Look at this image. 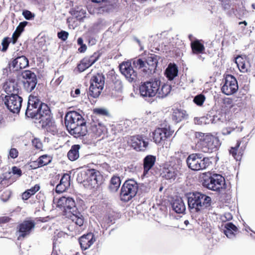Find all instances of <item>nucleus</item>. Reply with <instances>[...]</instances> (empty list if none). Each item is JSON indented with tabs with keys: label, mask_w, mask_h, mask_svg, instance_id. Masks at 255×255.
<instances>
[{
	"label": "nucleus",
	"mask_w": 255,
	"mask_h": 255,
	"mask_svg": "<svg viewBox=\"0 0 255 255\" xmlns=\"http://www.w3.org/2000/svg\"><path fill=\"white\" fill-rule=\"evenodd\" d=\"M57 207L63 210V216L74 223H83L84 217L76 206L74 199L71 197L63 196L57 202Z\"/></svg>",
	"instance_id": "f257e3e1"
},
{
	"label": "nucleus",
	"mask_w": 255,
	"mask_h": 255,
	"mask_svg": "<svg viewBox=\"0 0 255 255\" xmlns=\"http://www.w3.org/2000/svg\"><path fill=\"white\" fill-rule=\"evenodd\" d=\"M189 208L195 212H199L210 207V197L200 192H193L187 194Z\"/></svg>",
	"instance_id": "f03ea898"
},
{
	"label": "nucleus",
	"mask_w": 255,
	"mask_h": 255,
	"mask_svg": "<svg viewBox=\"0 0 255 255\" xmlns=\"http://www.w3.org/2000/svg\"><path fill=\"white\" fill-rule=\"evenodd\" d=\"M196 136L198 138L197 144L200 150L204 153H212L217 151L221 143L218 137L211 134L198 132Z\"/></svg>",
	"instance_id": "7ed1b4c3"
},
{
	"label": "nucleus",
	"mask_w": 255,
	"mask_h": 255,
	"mask_svg": "<svg viewBox=\"0 0 255 255\" xmlns=\"http://www.w3.org/2000/svg\"><path fill=\"white\" fill-rule=\"evenodd\" d=\"M202 185L213 191H219L225 184V178L220 174L207 172L203 174Z\"/></svg>",
	"instance_id": "20e7f679"
},
{
	"label": "nucleus",
	"mask_w": 255,
	"mask_h": 255,
	"mask_svg": "<svg viewBox=\"0 0 255 255\" xmlns=\"http://www.w3.org/2000/svg\"><path fill=\"white\" fill-rule=\"evenodd\" d=\"M188 167L192 170H204L212 164L210 157H202L201 154L192 153L186 159Z\"/></svg>",
	"instance_id": "39448f33"
},
{
	"label": "nucleus",
	"mask_w": 255,
	"mask_h": 255,
	"mask_svg": "<svg viewBox=\"0 0 255 255\" xmlns=\"http://www.w3.org/2000/svg\"><path fill=\"white\" fill-rule=\"evenodd\" d=\"M137 182L132 179L127 180L123 185L120 196L122 200L128 201L135 196L138 190Z\"/></svg>",
	"instance_id": "423d86ee"
},
{
	"label": "nucleus",
	"mask_w": 255,
	"mask_h": 255,
	"mask_svg": "<svg viewBox=\"0 0 255 255\" xmlns=\"http://www.w3.org/2000/svg\"><path fill=\"white\" fill-rule=\"evenodd\" d=\"M4 102L9 111L13 113H18L21 107L22 99L16 93H12L5 96Z\"/></svg>",
	"instance_id": "0eeeda50"
},
{
	"label": "nucleus",
	"mask_w": 255,
	"mask_h": 255,
	"mask_svg": "<svg viewBox=\"0 0 255 255\" xmlns=\"http://www.w3.org/2000/svg\"><path fill=\"white\" fill-rule=\"evenodd\" d=\"M159 89V82L156 79L154 81L144 82L139 87V92L142 97H154Z\"/></svg>",
	"instance_id": "6e6552de"
},
{
	"label": "nucleus",
	"mask_w": 255,
	"mask_h": 255,
	"mask_svg": "<svg viewBox=\"0 0 255 255\" xmlns=\"http://www.w3.org/2000/svg\"><path fill=\"white\" fill-rule=\"evenodd\" d=\"M238 89V84L235 77L231 75H227L221 88L222 93L227 95H231L235 93Z\"/></svg>",
	"instance_id": "1a4fd4ad"
},
{
	"label": "nucleus",
	"mask_w": 255,
	"mask_h": 255,
	"mask_svg": "<svg viewBox=\"0 0 255 255\" xmlns=\"http://www.w3.org/2000/svg\"><path fill=\"white\" fill-rule=\"evenodd\" d=\"M120 70L129 82H135L137 79V72L135 71L128 61L124 62L120 65Z\"/></svg>",
	"instance_id": "9d476101"
},
{
	"label": "nucleus",
	"mask_w": 255,
	"mask_h": 255,
	"mask_svg": "<svg viewBox=\"0 0 255 255\" xmlns=\"http://www.w3.org/2000/svg\"><path fill=\"white\" fill-rule=\"evenodd\" d=\"M84 119L78 112L70 111L68 112L65 117V124L67 130L71 129L77 125L81 124Z\"/></svg>",
	"instance_id": "9b49d317"
},
{
	"label": "nucleus",
	"mask_w": 255,
	"mask_h": 255,
	"mask_svg": "<svg viewBox=\"0 0 255 255\" xmlns=\"http://www.w3.org/2000/svg\"><path fill=\"white\" fill-rule=\"evenodd\" d=\"M43 104L36 96L30 95L25 112L26 116L29 118L33 117L35 114V112H37L39 107Z\"/></svg>",
	"instance_id": "f8f14e48"
},
{
	"label": "nucleus",
	"mask_w": 255,
	"mask_h": 255,
	"mask_svg": "<svg viewBox=\"0 0 255 255\" xmlns=\"http://www.w3.org/2000/svg\"><path fill=\"white\" fill-rule=\"evenodd\" d=\"M86 175L87 177L84 180L85 184L92 188L97 187L102 179L100 172L95 169H92L89 170Z\"/></svg>",
	"instance_id": "ddd939ff"
},
{
	"label": "nucleus",
	"mask_w": 255,
	"mask_h": 255,
	"mask_svg": "<svg viewBox=\"0 0 255 255\" xmlns=\"http://www.w3.org/2000/svg\"><path fill=\"white\" fill-rule=\"evenodd\" d=\"M177 172V169L175 164L172 162H169L163 164L160 175L166 179H170L176 177Z\"/></svg>",
	"instance_id": "4468645a"
},
{
	"label": "nucleus",
	"mask_w": 255,
	"mask_h": 255,
	"mask_svg": "<svg viewBox=\"0 0 255 255\" xmlns=\"http://www.w3.org/2000/svg\"><path fill=\"white\" fill-rule=\"evenodd\" d=\"M34 116L30 118L39 120V122L43 124L50 119V111L47 105L43 104L39 107L37 112H35Z\"/></svg>",
	"instance_id": "2eb2a0df"
},
{
	"label": "nucleus",
	"mask_w": 255,
	"mask_h": 255,
	"mask_svg": "<svg viewBox=\"0 0 255 255\" xmlns=\"http://www.w3.org/2000/svg\"><path fill=\"white\" fill-rule=\"evenodd\" d=\"M247 142L244 143L243 139L237 140L234 147H231L229 150V153L236 160H241L244 150L246 149Z\"/></svg>",
	"instance_id": "dca6fc26"
},
{
	"label": "nucleus",
	"mask_w": 255,
	"mask_h": 255,
	"mask_svg": "<svg viewBox=\"0 0 255 255\" xmlns=\"http://www.w3.org/2000/svg\"><path fill=\"white\" fill-rule=\"evenodd\" d=\"M28 65V60L24 56H19L9 63L10 71L12 72L18 71L25 68Z\"/></svg>",
	"instance_id": "f3484780"
},
{
	"label": "nucleus",
	"mask_w": 255,
	"mask_h": 255,
	"mask_svg": "<svg viewBox=\"0 0 255 255\" xmlns=\"http://www.w3.org/2000/svg\"><path fill=\"white\" fill-rule=\"evenodd\" d=\"M68 131L71 135L76 138L86 135L87 133V128L85 120L81 122V125H77V126L69 129Z\"/></svg>",
	"instance_id": "a211bd4d"
},
{
	"label": "nucleus",
	"mask_w": 255,
	"mask_h": 255,
	"mask_svg": "<svg viewBox=\"0 0 255 255\" xmlns=\"http://www.w3.org/2000/svg\"><path fill=\"white\" fill-rule=\"evenodd\" d=\"M96 241L93 233H89L84 235L79 239V244L82 250L89 249Z\"/></svg>",
	"instance_id": "6ab92c4d"
},
{
	"label": "nucleus",
	"mask_w": 255,
	"mask_h": 255,
	"mask_svg": "<svg viewBox=\"0 0 255 255\" xmlns=\"http://www.w3.org/2000/svg\"><path fill=\"white\" fill-rule=\"evenodd\" d=\"M148 143L140 135L133 136L131 138V145L136 150H144Z\"/></svg>",
	"instance_id": "aec40b11"
},
{
	"label": "nucleus",
	"mask_w": 255,
	"mask_h": 255,
	"mask_svg": "<svg viewBox=\"0 0 255 255\" xmlns=\"http://www.w3.org/2000/svg\"><path fill=\"white\" fill-rule=\"evenodd\" d=\"M190 46L193 54L198 55L205 52V48L202 40L196 39L192 41Z\"/></svg>",
	"instance_id": "412c9836"
},
{
	"label": "nucleus",
	"mask_w": 255,
	"mask_h": 255,
	"mask_svg": "<svg viewBox=\"0 0 255 255\" xmlns=\"http://www.w3.org/2000/svg\"><path fill=\"white\" fill-rule=\"evenodd\" d=\"M188 116L185 110L178 108L172 109V119L177 123L187 119Z\"/></svg>",
	"instance_id": "4be33fe9"
},
{
	"label": "nucleus",
	"mask_w": 255,
	"mask_h": 255,
	"mask_svg": "<svg viewBox=\"0 0 255 255\" xmlns=\"http://www.w3.org/2000/svg\"><path fill=\"white\" fill-rule=\"evenodd\" d=\"M178 73L177 66L174 63H170L165 71L164 74L168 80L172 81L178 75Z\"/></svg>",
	"instance_id": "5701e85b"
},
{
	"label": "nucleus",
	"mask_w": 255,
	"mask_h": 255,
	"mask_svg": "<svg viewBox=\"0 0 255 255\" xmlns=\"http://www.w3.org/2000/svg\"><path fill=\"white\" fill-rule=\"evenodd\" d=\"M221 228L223 233L229 238L234 237L235 233L238 231V228L235 224H222Z\"/></svg>",
	"instance_id": "b1692460"
},
{
	"label": "nucleus",
	"mask_w": 255,
	"mask_h": 255,
	"mask_svg": "<svg viewBox=\"0 0 255 255\" xmlns=\"http://www.w3.org/2000/svg\"><path fill=\"white\" fill-rule=\"evenodd\" d=\"M172 208L177 213H183L186 210L185 205L182 198H177L172 203Z\"/></svg>",
	"instance_id": "393cba45"
},
{
	"label": "nucleus",
	"mask_w": 255,
	"mask_h": 255,
	"mask_svg": "<svg viewBox=\"0 0 255 255\" xmlns=\"http://www.w3.org/2000/svg\"><path fill=\"white\" fill-rule=\"evenodd\" d=\"M35 224H19L18 227L19 236L18 240L21 237L24 238L26 235L29 234L30 231L34 228Z\"/></svg>",
	"instance_id": "a878e982"
},
{
	"label": "nucleus",
	"mask_w": 255,
	"mask_h": 255,
	"mask_svg": "<svg viewBox=\"0 0 255 255\" xmlns=\"http://www.w3.org/2000/svg\"><path fill=\"white\" fill-rule=\"evenodd\" d=\"M155 161V157L152 155L146 156L143 160L144 171L143 174L145 175L153 166Z\"/></svg>",
	"instance_id": "bb28decb"
},
{
	"label": "nucleus",
	"mask_w": 255,
	"mask_h": 255,
	"mask_svg": "<svg viewBox=\"0 0 255 255\" xmlns=\"http://www.w3.org/2000/svg\"><path fill=\"white\" fill-rule=\"evenodd\" d=\"M80 146L78 144L72 145L70 150L67 153V156L71 161H75L79 157V150Z\"/></svg>",
	"instance_id": "cd10ccee"
},
{
	"label": "nucleus",
	"mask_w": 255,
	"mask_h": 255,
	"mask_svg": "<svg viewBox=\"0 0 255 255\" xmlns=\"http://www.w3.org/2000/svg\"><path fill=\"white\" fill-rule=\"evenodd\" d=\"M121 183L120 178L119 176H114L112 177L109 186V189L111 192H117Z\"/></svg>",
	"instance_id": "c85d7f7f"
},
{
	"label": "nucleus",
	"mask_w": 255,
	"mask_h": 255,
	"mask_svg": "<svg viewBox=\"0 0 255 255\" xmlns=\"http://www.w3.org/2000/svg\"><path fill=\"white\" fill-rule=\"evenodd\" d=\"M105 127L101 124H93L91 127V130L96 137L100 136L105 131Z\"/></svg>",
	"instance_id": "c756f323"
},
{
	"label": "nucleus",
	"mask_w": 255,
	"mask_h": 255,
	"mask_svg": "<svg viewBox=\"0 0 255 255\" xmlns=\"http://www.w3.org/2000/svg\"><path fill=\"white\" fill-rule=\"evenodd\" d=\"M105 76L101 73H98L93 76L90 80V83L95 86H104L105 84Z\"/></svg>",
	"instance_id": "7c9ffc66"
},
{
	"label": "nucleus",
	"mask_w": 255,
	"mask_h": 255,
	"mask_svg": "<svg viewBox=\"0 0 255 255\" xmlns=\"http://www.w3.org/2000/svg\"><path fill=\"white\" fill-rule=\"evenodd\" d=\"M235 63L240 71L242 72L248 71V62L245 58L241 56H237L235 59Z\"/></svg>",
	"instance_id": "2f4dec72"
},
{
	"label": "nucleus",
	"mask_w": 255,
	"mask_h": 255,
	"mask_svg": "<svg viewBox=\"0 0 255 255\" xmlns=\"http://www.w3.org/2000/svg\"><path fill=\"white\" fill-rule=\"evenodd\" d=\"M148 66H150L151 68L155 71L158 64L157 56L153 53H149L147 58L145 60Z\"/></svg>",
	"instance_id": "473e14b6"
},
{
	"label": "nucleus",
	"mask_w": 255,
	"mask_h": 255,
	"mask_svg": "<svg viewBox=\"0 0 255 255\" xmlns=\"http://www.w3.org/2000/svg\"><path fill=\"white\" fill-rule=\"evenodd\" d=\"M173 132V130H171L169 126L166 125L164 128H160V144H162L163 140L170 137Z\"/></svg>",
	"instance_id": "72a5a7b5"
},
{
	"label": "nucleus",
	"mask_w": 255,
	"mask_h": 255,
	"mask_svg": "<svg viewBox=\"0 0 255 255\" xmlns=\"http://www.w3.org/2000/svg\"><path fill=\"white\" fill-rule=\"evenodd\" d=\"M86 12L85 8L82 6H77L71 10V14L78 19L80 20L85 17Z\"/></svg>",
	"instance_id": "f704fd0d"
},
{
	"label": "nucleus",
	"mask_w": 255,
	"mask_h": 255,
	"mask_svg": "<svg viewBox=\"0 0 255 255\" xmlns=\"http://www.w3.org/2000/svg\"><path fill=\"white\" fill-rule=\"evenodd\" d=\"M27 22L26 21L21 22L16 27L15 31L12 34V39L13 44H14L16 42L17 39L19 36L21 32L23 31L24 28L27 25Z\"/></svg>",
	"instance_id": "c9c22d12"
},
{
	"label": "nucleus",
	"mask_w": 255,
	"mask_h": 255,
	"mask_svg": "<svg viewBox=\"0 0 255 255\" xmlns=\"http://www.w3.org/2000/svg\"><path fill=\"white\" fill-rule=\"evenodd\" d=\"M103 88L104 86H95L93 84H91L89 87V95L94 98H96L101 94Z\"/></svg>",
	"instance_id": "e433bc0d"
},
{
	"label": "nucleus",
	"mask_w": 255,
	"mask_h": 255,
	"mask_svg": "<svg viewBox=\"0 0 255 255\" xmlns=\"http://www.w3.org/2000/svg\"><path fill=\"white\" fill-rule=\"evenodd\" d=\"M145 61L143 60L141 58L134 59L133 60V65L136 69L140 71L142 74V72H148V71L145 70Z\"/></svg>",
	"instance_id": "4c0bfd02"
},
{
	"label": "nucleus",
	"mask_w": 255,
	"mask_h": 255,
	"mask_svg": "<svg viewBox=\"0 0 255 255\" xmlns=\"http://www.w3.org/2000/svg\"><path fill=\"white\" fill-rule=\"evenodd\" d=\"M21 76L23 81H31L32 80H37L36 75L30 70H25L21 73Z\"/></svg>",
	"instance_id": "58836bf2"
},
{
	"label": "nucleus",
	"mask_w": 255,
	"mask_h": 255,
	"mask_svg": "<svg viewBox=\"0 0 255 255\" xmlns=\"http://www.w3.org/2000/svg\"><path fill=\"white\" fill-rule=\"evenodd\" d=\"M5 90L6 92L11 93V94L17 92L18 88H17V84L15 83L14 80L6 82L5 85Z\"/></svg>",
	"instance_id": "ea45409f"
},
{
	"label": "nucleus",
	"mask_w": 255,
	"mask_h": 255,
	"mask_svg": "<svg viewBox=\"0 0 255 255\" xmlns=\"http://www.w3.org/2000/svg\"><path fill=\"white\" fill-rule=\"evenodd\" d=\"M37 83V80L28 82L23 81V88L27 92H31L35 88Z\"/></svg>",
	"instance_id": "a19ab883"
},
{
	"label": "nucleus",
	"mask_w": 255,
	"mask_h": 255,
	"mask_svg": "<svg viewBox=\"0 0 255 255\" xmlns=\"http://www.w3.org/2000/svg\"><path fill=\"white\" fill-rule=\"evenodd\" d=\"M51 161V158L47 155H43L40 156L37 159L38 167H42L47 165Z\"/></svg>",
	"instance_id": "79ce46f5"
},
{
	"label": "nucleus",
	"mask_w": 255,
	"mask_h": 255,
	"mask_svg": "<svg viewBox=\"0 0 255 255\" xmlns=\"http://www.w3.org/2000/svg\"><path fill=\"white\" fill-rule=\"evenodd\" d=\"M237 128L235 124L233 123H229L228 126L223 128L222 130V133L224 135L230 134Z\"/></svg>",
	"instance_id": "37998d69"
},
{
	"label": "nucleus",
	"mask_w": 255,
	"mask_h": 255,
	"mask_svg": "<svg viewBox=\"0 0 255 255\" xmlns=\"http://www.w3.org/2000/svg\"><path fill=\"white\" fill-rule=\"evenodd\" d=\"M91 65L90 64L89 61H87V58H84L78 65L77 68L79 72H82L88 69Z\"/></svg>",
	"instance_id": "c03bdc74"
},
{
	"label": "nucleus",
	"mask_w": 255,
	"mask_h": 255,
	"mask_svg": "<svg viewBox=\"0 0 255 255\" xmlns=\"http://www.w3.org/2000/svg\"><path fill=\"white\" fill-rule=\"evenodd\" d=\"M45 123V125L47 127L46 129L48 131L51 132L53 134L57 133V128L54 122H51L50 119Z\"/></svg>",
	"instance_id": "a18cd8bd"
},
{
	"label": "nucleus",
	"mask_w": 255,
	"mask_h": 255,
	"mask_svg": "<svg viewBox=\"0 0 255 255\" xmlns=\"http://www.w3.org/2000/svg\"><path fill=\"white\" fill-rule=\"evenodd\" d=\"M222 107L227 109H231L234 107L233 100L230 98H225L223 99Z\"/></svg>",
	"instance_id": "49530a36"
},
{
	"label": "nucleus",
	"mask_w": 255,
	"mask_h": 255,
	"mask_svg": "<svg viewBox=\"0 0 255 255\" xmlns=\"http://www.w3.org/2000/svg\"><path fill=\"white\" fill-rule=\"evenodd\" d=\"M101 53L97 52L90 56H86L85 57L87 58V61H89L90 64L92 66L99 59Z\"/></svg>",
	"instance_id": "de8ad7c7"
},
{
	"label": "nucleus",
	"mask_w": 255,
	"mask_h": 255,
	"mask_svg": "<svg viewBox=\"0 0 255 255\" xmlns=\"http://www.w3.org/2000/svg\"><path fill=\"white\" fill-rule=\"evenodd\" d=\"M123 84L121 80H117L114 83L113 91L117 92L118 93H121L123 91Z\"/></svg>",
	"instance_id": "09e8293b"
},
{
	"label": "nucleus",
	"mask_w": 255,
	"mask_h": 255,
	"mask_svg": "<svg viewBox=\"0 0 255 255\" xmlns=\"http://www.w3.org/2000/svg\"><path fill=\"white\" fill-rule=\"evenodd\" d=\"M205 100V96L202 94H199L195 97L193 101L197 105L201 106L203 105Z\"/></svg>",
	"instance_id": "8fccbe9b"
},
{
	"label": "nucleus",
	"mask_w": 255,
	"mask_h": 255,
	"mask_svg": "<svg viewBox=\"0 0 255 255\" xmlns=\"http://www.w3.org/2000/svg\"><path fill=\"white\" fill-rule=\"evenodd\" d=\"M145 70L148 71V72H142V75L143 76L148 77L152 74L155 73V70L152 68H151L150 66L147 65V63L145 61Z\"/></svg>",
	"instance_id": "3c124183"
},
{
	"label": "nucleus",
	"mask_w": 255,
	"mask_h": 255,
	"mask_svg": "<svg viewBox=\"0 0 255 255\" xmlns=\"http://www.w3.org/2000/svg\"><path fill=\"white\" fill-rule=\"evenodd\" d=\"M70 176L68 174H64L61 178L60 183L66 186H70Z\"/></svg>",
	"instance_id": "603ef678"
},
{
	"label": "nucleus",
	"mask_w": 255,
	"mask_h": 255,
	"mask_svg": "<svg viewBox=\"0 0 255 255\" xmlns=\"http://www.w3.org/2000/svg\"><path fill=\"white\" fill-rule=\"evenodd\" d=\"M233 218L232 214L229 212L225 213L220 217V219L223 223L231 221Z\"/></svg>",
	"instance_id": "864d4df0"
},
{
	"label": "nucleus",
	"mask_w": 255,
	"mask_h": 255,
	"mask_svg": "<svg viewBox=\"0 0 255 255\" xmlns=\"http://www.w3.org/2000/svg\"><path fill=\"white\" fill-rule=\"evenodd\" d=\"M150 137L153 138L154 141L158 143L159 142V140H158V137H159V128H156L154 131L152 132V134H150Z\"/></svg>",
	"instance_id": "5fc2aeb1"
},
{
	"label": "nucleus",
	"mask_w": 255,
	"mask_h": 255,
	"mask_svg": "<svg viewBox=\"0 0 255 255\" xmlns=\"http://www.w3.org/2000/svg\"><path fill=\"white\" fill-rule=\"evenodd\" d=\"M94 113L100 116H106L108 115V111L103 108H96L94 109Z\"/></svg>",
	"instance_id": "6e6d98bb"
},
{
	"label": "nucleus",
	"mask_w": 255,
	"mask_h": 255,
	"mask_svg": "<svg viewBox=\"0 0 255 255\" xmlns=\"http://www.w3.org/2000/svg\"><path fill=\"white\" fill-rule=\"evenodd\" d=\"M170 90L171 87L170 86L168 85H163L161 89V91L162 93V95L161 96V97H164L166 96L170 92Z\"/></svg>",
	"instance_id": "4d7b16f0"
},
{
	"label": "nucleus",
	"mask_w": 255,
	"mask_h": 255,
	"mask_svg": "<svg viewBox=\"0 0 255 255\" xmlns=\"http://www.w3.org/2000/svg\"><path fill=\"white\" fill-rule=\"evenodd\" d=\"M32 145L37 149H41L42 147V144L40 140L38 138H34L32 140Z\"/></svg>",
	"instance_id": "13d9d810"
},
{
	"label": "nucleus",
	"mask_w": 255,
	"mask_h": 255,
	"mask_svg": "<svg viewBox=\"0 0 255 255\" xmlns=\"http://www.w3.org/2000/svg\"><path fill=\"white\" fill-rule=\"evenodd\" d=\"M69 186H66L62 184L59 183L56 187L55 191L57 193H62L65 191Z\"/></svg>",
	"instance_id": "bf43d9fd"
},
{
	"label": "nucleus",
	"mask_w": 255,
	"mask_h": 255,
	"mask_svg": "<svg viewBox=\"0 0 255 255\" xmlns=\"http://www.w3.org/2000/svg\"><path fill=\"white\" fill-rule=\"evenodd\" d=\"M68 33L65 31H61L58 33V37L59 39L65 41L68 36Z\"/></svg>",
	"instance_id": "052dcab7"
},
{
	"label": "nucleus",
	"mask_w": 255,
	"mask_h": 255,
	"mask_svg": "<svg viewBox=\"0 0 255 255\" xmlns=\"http://www.w3.org/2000/svg\"><path fill=\"white\" fill-rule=\"evenodd\" d=\"M9 43V38L5 37L3 39V40L1 42V44L2 46V51H5L7 49Z\"/></svg>",
	"instance_id": "680f3d73"
},
{
	"label": "nucleus",
	"mask_w": 255,
	"mask_h": 255,
	"mask_svg": "<svg viewBox=\"0 0 255 255\" xmlns=\"http://www.w3.org/2000/svg\"><path fill=\"white\" fill-rule=\"evenodd\" d=\"M22 15L28 20H30L34 17V15H33L30 11L27 10H24L22 12Z\"/></svg>",
	"instance_id": "e2e57ef3"
},
{
	"label": "nucleus",
	"mask_w": 255,
	"mask_h": 255,
	"mask_svg": "<svg viewBox=\"0 0 255 255\" xmlns=\"http://www.w3.org/2000/svg\"><path fill=\"white\" fill-rule=\"evenodd\" d=\"M18 151L16 148H11L9 152V155L12 158H15L18 156Z\"/></svg>",
	"instance_id": "0e129e2a"
},
{
	"label": "nucleus",
	"mask_w": 255,
	"mask_h": 255,
	"mask_svg": "<svg viewBox=\"0 0 255 255\" xmlns=\"http://www.w3.org/2000/svg\"><path fill=\"white\" fill-rule=\"evenodd\" d=\"M40 189V187L38 185L36 184L34 187L31 188L30 189L27 190L30 193V194L33 195L36 192H37Z\"/></svg>",
	"instance_id": "69168bd1"
},
{
	"label": "nucleus",
	"mask_w": 255,
	"mask_h": 255,
	"mask_svg": "<svg viewBox=\"0 0 255 255\" xmlns=\"http://www.w3.org/2000/svg\"><path fill=\"white\" fill-rule=\"evenodd\" d=\"M12 170L14 174H16L18 176H20L21 175V170L16 166L13 167Z\"/></svg>",
	"instance_id": "338daca9"
},
{
	"label": "nucleus",
	"mask_w": 255,
	"mask_h": 255,
	"mask_svg": "<svg viewBox=\"0 0 255 255\" xmlns=\"http://www.w3.org/2000/svg\"><path fill=\"white\" fill-rule=\"evenodd\" d=\"M31 195L30 194V192L27 190L25 191L22 194V199L23 200H27Z\"/></svg>",
	"instance_id": "774afa93"
}]
</instances>
